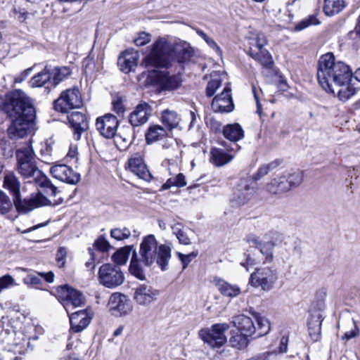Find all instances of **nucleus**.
I'll return each instance as SVG.
<instances>
[{"mask_svg": "<svg viewBox=\"0 0 360 360\" xmlns=\"http://www.w3.org/2000/svg\"><path fill=\"white\" fill-rule=\"evenodd\" d=\"M3 110L11 121L7 129L11 139L18 140L25 136L36 119L34 105L25 92L15 90L7 95Z\"/></svg>", "mask_w": 360, "mask_h": 360, "instance_id": "obj_1", "label": "nucleus"}, {"mask_svg": "<svg viewBox=\"0 0 360 360\" xmlns=\"http://www.w3.org/2000/svg\"><path fill=\"white\" fill-rule=\"evenodd\" d=\"M193 56L190 44L180 39L174 41L159 37L150 46V52L143 58L142 65L147 70L168 68L172 62L180 64L188 62Z\"/></svg>", "mask_w": 360, "mask_h": 360, "instance_id": "obj_2", "label": "nucleus"}, {"mask_svg": "<svg viewBox=\"0 0 360 360\" xmlns=\"http://www.w3.org/2000/svg\"><path fill=\"white\" fill-rule=\"evenodd\" d=\"M172 257V249L167 244H159L156 238L153 234L143 237L137 253L133 252L129 272L139 280L146 279L141 264L150 267L154 264L162 270L168 269L169 260Z\"/></svg>", "mask_w": 360, "mask_h": 360, "instance_id": "obj_3", "label": "nucleus"}, {"mask_svg": "<svg viewBox=\"0 0 360 360\" xmlns=\"http://www.w3.org/2000/svg\"><path fill=\"white\" fill-rule=\"evenodd\" d=\"M316 75L323 89L335 94L333 84L338 86H345L352 81V71L345 62L338 60L332 52H328L320 57Z\"/></svg>", "mask_w": 360, "mask_h": 360, "instance_id": "obj_4", "label": "nucleus"}, {"mask_svg": "<svg viewBox=\"0 0 360 360\" xmlns=\"http://www.w3.org/2000/svg\"><path fill=\"white\" fill-rule=\"evenodd\" d=\"M4 186L13 195V203L16 210L20 213H27L35 208L42 206H56L63 203L62 196L53 197V200L47 198L42 193H38L30 198L21 199L20 195V182L13 174H8L4 177Z\"/></svg>", "mask_w": 360, "mask_h": 360, "instance_id": "obj_5", "label": "nucleus"}, {"mask_svg": "<svg viewBox=\"0 0 360 360\" xmlns=\"http://www.w3.org/2000/svg\"><path fill=\"white\" fill-rule=\"evenodd\" d=\"M254 319L257 326L252 318L244 314L233 317L232 323L238 332L249 338H257L266 335L271 329L269 321L266 317L257 314L254 315Z\"/></svg>", "mask_w": 360, "mask_h": 360, "instance_id": "obj_6", "label": "nucleus"}, {"mask_svg": "<svg viewBox=\"0 0 360 360\" xmlns=\"http://www.w3.org/2000/svg\"><path fill=\"white\" fill-rule=\"evenodd\" d=\"M17 169L23 178L28 179V182H34L37 186L45 188V192L50 197H56L60 193L58 188L38 169L36 161L17 165Z\"/></svg>", "mask_w": 360, "mask_h": 360, "instance_id": "obj_7", "label": "nucleus"}, {"mask_svg": "<svg viewBox=\"0 0 360 360\" xmlns=\"http://www.w3.org/2000/svg\"><path fill=\"white\" fill-rule=\"evenodd\" d=\"M229 328V325L226 323H215L210 328L200 330L198 335L205 343L211 347L219 348L227 341L225 333Z\"/></svg>", "mask_w": 360, "mask_h": 360, "instance_id": "obj_8", "label": "nucleus"}, {"mask_svg": "<svg viewBox=\"0 0 360 360\" xmlns=\"http://www.w3.org/2000/svg\"><path fill=\"white\" fill-rule=\"evenodd\" d=\"M82 105V95L77 88L63 91L53 102L54 109L62 113H68L70 110L80 108Z\"/></svg>", "mask_w": 360, "mask_h": 360, "instance_id": "obj_9", "label": "nucleus"}, {"mask_svg": "<svg viewBox=\"0 0 360 360\" xmlns=\"http://www.w3.org/2000/svg\"><path fill=\"white\" fill-rule=\"evenodd\" d=\"M278 281L276 269L270 267L257 268L250 274L249 283L255 288H261L264 291L271 290Z\"/></svg>", "mask_w": 360, "mask_h": 360, "instance_id": "obj_10", "label": "nucleus"}, {"mask_svg": "<svg viewBox=\"0 0 360 360\" xmlns=\"http://www.w3.org/2000/svg\"><path fill=\"white\" fill-rule=\"evenodd\" d=\"M100 283L108 288H115L124 281V276L120 268L111 264H103L98 270Z\"/></svg>", "mask_w": 360, "mask_h": 360, "instance_id": "obj_11", "label": "nucleus"}, {"mask_svg": "<svg viewBox=\"0 0 360 360\" xmlns=\"http://www.w3.org/2000/svg\"><path fill=\"white\" fill-rule=\"evenodd\" d=\"M257 191V182L250 176L241 179L233 191V202L243 205L252 199Z\"/></svg>", "mask_w": 360, "mask_h": 360, "instance_id": "obj_12", "label": "nucleus"}, {"mask_svg": "<svg viewBox=\"0 0 360 360\" xmlns=\"http://www.w3.org/2000/svg\"><path fill=\"white\" fill-rule=\"evenodd\" d=\"M57 292L60 298L64 301V307L68 314L70 307L75 308L84 304L85 298L83 294L67 285L58 287Z\"/></svg>", "mask_w": 360, "mask_h": 360, "instance_id": "obj_13", "label": "nucleus"}, {"mask_svg": "<svg viewBox=\"0 0 360 360\" xmlns=\"http://www.w3.org/2000/svg\"><path fill=\"white\" fill-rule=\"evenodd\" d=\"M118 126V120L112 114H106L96 119V129L105 139L113 138L117 133Z\"/></svg>", "mask_w": 360, "mask_h": 360, "instance_id": "obj_14", "label": "nucleus"}, {"mask_svg": "<svg viewBox=\"0 0 360 360\" xmlns=\"http://www.w3.org/2000/svg\"><path fill=\"white\" fill-rule=\"evenodd\" d=\"M154 72L151 77L155 83L158 84L163 90L173 91L178 89L181 84V78L179 75H169L167 72L163 71H156L148 70Z\"/></svg>", "mask_w": 360, "mask_h": 360, "instance_id": "obj_15", "label": "nucleus"}, {"mask_svg": "<svg viewBox=\"0 0 360 360\" xmlns=\"http://www.w3.org/2000/svg\"><path fill=\"white\" fill-rule=\"evenodd\" d=\"M50 172L54 178L69 184L75 185L80 181L79 173L66 165H53L51 167Z\"/></svg>", "mask_w": 360, "mask_h": 360, "instance_id": "obj_16", "label": "nucleus"}, {"mask_svg": "<svg viewBox=\"0 0 360 360\" xmlns=\"http://www.w3.org/2000/svg\"><path fill=\"white\" fill-rule=\"evenodd\" d=\"M159 295V290L147 284H141L135 288L134 300L142 306H148L155 302Z\"/></svg>", "mask_w": 360, "mask_h": 360, "instance_id": "obj_17", "label": "nucleus"}, {"mask_svg": "<svg viewBox=\"0 0 360 360\" xmlns=\"http://www.w3.org/2000/svg\"><path fill=\"white\" fill-rule=\"evenodd\" d=\"M152 112V108L146 102H141L129 115V122L133 129L145 124Z\"/></svg>", "mask_w": 360, "mask_h": 360, "instance_id": "obj_18", "label": "nucleus"}, {"mask_svg": "<svg viewBox=\"0 0 360 360\" xmlns=\"http://www.w3.org/2000/svg\"><path fill=\"white\" fill-rule=\"evenodd\" d=\"M94 312L91 309L79 310L70 315V328L75 333H79L90 323Z\"/></svg>", "mask_w": 360, "mask_h": 360, "instance_id": "obj_19", "label": "nucleus"}, {"mask_svg": "<svg viewBox=\"0 0 360 360\" xmlns=\"http://www.w3.org/2000/svg\"><path fill=\"white\" fill-rule=\"evenodd\" d=\"M70 127L74 131V139L77 141L81 139V135L89 128V122L85 114L73 111L68 115Z\"/></svg>", "mask_w": 360, "mask_h": 360, "instance_id": "obj_20", "label": "nucleus"}, {"mask_svg": "<svg viewBox=\"0 0 360 360\" xmlns=\"http://www.w3.org/2000/svg\"><path fill=\"white\" fill-rule=\"evenodd\" d=\"M130 171L146 181H150L153 176L150 173L143 158L139 154H135L128 160Z\"/></svg>", "mask_w": 360, "mask_h": 360, "instance_id": "obj_21", "label": "nucleus"}, {"mask_svg": "<svg viewBox=\"0 0 360 360\" xmlns=\"http://www.w3.org/2000/svg\"><path fill=\"white\" fill-rule=\"evenodd\" d=\"M108 307L111 311L117 312L120 315L128 314L131 307L127 297L121 293H113L110 297Z\"/></svg>", "mask_w": 360, "mask_h": 360, "instance_id": "obj_22", "label": "nucleus"}, {"mask_svg": "<svg viewBox=\"0 0 360 360\" xmlns=\"http://www.w3.org/2000/svg\"><path fill=\"white\" fill-rule=\"evenodd\" d=\"M139 54L132 51H125L119 56L117 65L122 72L129 73L137 66Z\"/></svg>", "mask_w": 360, "mask_h": 360, "instance_id": "obj_23", "label": "nucleus"}, {"mask_svg": "<svg viewBox=\"0 0 360 360\" xmlns=\"http://www.w3.org/2000/svg\"><path fill=\"white\" fill-rule=\"evenodd\" d=\"M282 174L281 176L274 178L266 186L267 191L272 194H280L290 190L288 178Z\"/></svg>", "mask_w": 360, "mask_h": 360, "instance_id": "obj_24", "label": "nucleus"}, {"mask_svg": "<svg viewBox=\"0 0 360 360\" xmlns=\"http://www.w3.org/2000/svg\"><path fill=\"white\" fill-rule=\"evenodd\" d=\"M46 71L49 72L51 84L54 86L66 79L72 73L70 69L66 66L52 67L51 65H46Z\"/></svg>", "mask_w": 360, "mask_h": 360, "instance_id": "obj_25", "label": "nucleus"}, {"mask_svg": "<svg viewBox=\"0 0 360 360\" xmlns=\"http://www.w3.org/2000/svg\"><path fill=\"white\" fill-rule=\"evenodd\" d=\"M247 53L266 68H271L274 64L271 54L264 47L257 51H254V49L250 47Z\"/></svg>", "mask_w": 360, "mask_h": 360, "instance_id": "obj_26", "label": "nucleus"}, {"mask_svg": "<svg viewBox=\"0 0 360 360\" xmlns=\"http://www.w3.org/2000/svg\"><path fill=\"white\" fill-rule=\"evenodd\" d=\"M222 133L224 136L233 142H237L244 137V130L242 127L238 124H229L223 127Z\"/></svg>", "mask_w": 360, "mask_h": 360, "instance_id": "obj_27", "label": "nucleus"}, {"mask_svg": "<svg viewBox=\"0 0 360 360\" xmlns=\"http://www.w3.org/2000/svg\"><path fill=\"white\" fill-rule=\"evenodd\" d=\"M167 134L164 127L158 124L150 125L145 134L146 141L148 144H152L163 140L167 137Z\"/></svg>", "mask_w": 360, "mask_h": 360, "instance_id": "obj_28", "label": "nucleus"}, {"mask_svg": "<svg viewBox=\"0 0 360 360\" xmlns=\"http://www.w3.org/2000/svg\"><path fill=\"white\" fill-rule=\"evenodd\" d=\"M15 157L17 160V165L22 164L23 162H35V154L31 145V141L27 143L25 146L16 150Z\"/></svg>", "mask_w": 360, "mask_h": 360, "instance_id": "obj_29", "label": "nucleus"}, {"mask_svg": "<svg viewBox=\"0 0 360 360\" xmlns=\"http://www.w3.org/2000/svg\"><path fill=\"white\" fill-rule=\"evenodd\" d=\"M233 158L232 155L220 148H212L210 152V162L217 167H221L230 162Z\"/></svg>", "mask_w": 360, "mask_h": 360, "instance_id": "obj_30", "label": "nucleus"}, {"mask_svg": "<svg viewBox=\"0 0 360 360\" xmlns=\"http://www.w3.org/2000/svg\"><path fill=\"white\" fill-rule=\"evenodd\" d=\"M216 286L224 296L232 298L237 297L240 293V288L237 285L231 284L222 279L216 281Z\"/></svg>", "mask_w": 360, "mask_h": 360, "instance_id": "obj_31", "label": "nucleus"}, {"mask_svg": "<svg viewBox=\"0 0 360 360\" xmlns=\"http://www.w3.org/2000/svg\"><path fill=\"white\" fill-rule=\"evenodd\" d=\"M160 120L163 125L169 131L176 128L180 122L178 113L169 109L162 112Z\"/></svg>", "mask_w": 360, "mask_h": 360, "instance_id": "obj_32", "label": "nucleus"}, {"mask_svg": "<svg viewBox=\"0 0 360 360\" xmlns=\"http://www.w3.org/2000/svg\"><path fill=\"white\" fill-rule=\"evenodd\" d=\"M322 321L323 318L320 314L316 316H312L308 321L309 334L314 341H318L320 339Z\"/></svg>", "mask_w": 360, "mask_h": 360, "instance_id": "obj_33", "label": "nucleus"}, {"mask_svg": "<svg viewBox=\"0 0 360 360\" xmlns=\"http://www.w3.org/2000/svg\"><path fill=\"white\" fill-rule=\"evenodd\" d=\"M345 7L344 0H324L323 11L328 16L338 14Z\"/></svg>", "mask_w": 360, "mask_h": 360, "instance_id": "obj_34", "label": "nucleus"}, {"mask_svg": "<svg viewBox=\"0 0 360 360\" xmlns=\"http://www.w3.org/2000/svg\"><path fill=\"white\" fill-rule=\"evenodd\" d=\"M229 345L234 348L242 349L245 348L249 344V337L245 335L238 330H232L229 338Z\"/></svg>", "mask_w": 360, "mask_h": 360, "instance_id": "obj_35", "label": "nucleus"}, {"mask_svg": "<svg viewBox=\"0 0 360 360\" xmlns=\"http://www.w3.org/2000/svg\"><path fill=\"white\" fill-rule=\"evenodd\" d=\"M211 107L213 111L216 112H230L234 109L233 100L219 99V98H214L211 103Z\"/></svg>", "mask_w": 360, "mask_h": 360, "instance_id": "obj_36", "label": "nucleus"}, {"mask_svg": "<svg viewBox=\"0 0 360 360\" xmlns=\"http://www.w3.org/2000/svg\"><path fill=\"white\" fill-rule=\"evenodd\" d=\"M274 246L275 243L272 241L262 242L258 246L257 249L264 257L263 263H271L274 260L273 251Z\"/></svg>", "mask_w": 360, "mask_h": 360, "instance_id": "obj_37", "label": "nucleus"}, {"mask_svg": "<svg viewBox=\"0 0 360 360\" xmlns=\"http://www.w3.org/2000/svg\"><path fill=\"white\" fill-rule=\"evenodd\" d=\"M47 82L51 84V75L49 72L46 71V65L42 71L32 77L30 81L32 87H40L44 85Z\"/></svg>", "mask_w": 360, "mask_h": 360, "instance_id": "obj_38", "label": "nucleus"}, {"mask_svg": "<svg viewBox=\"0 0 360 360\" xmlns=\"http://www.w3.org/2000/svg\"><path fill=\"white\" fill-rule=\"evenodd\" d=\"M132 247L125 246L117 250L112 255V261L117 265L124 264L129 257Z\"/></svg>", "mask_w": 360, "mask_h": 360, "instance_id": "obj_39", "label": "nucleus"}, {"mask_svg": "<svg viewBox=\"0 0 360 360\" xmlns=\"http://www.w3.org/2000/svg\"><path fill=\"white\" fill-rule=\"evenodd\" d=\"M173 233L179 240V243L187 245L191 243L188 236V230L182 228L181 224H177L172 227Z\"/></svg>", "mask_w": 360, "mask_h": 360, "instance_id": "obj_40", "label": "nucleus"}, {"mask_svg": "<svg viewBox=\"0 0 360 360\" xmlns=\"http://www.w3.org/2000/svg\"><path fill=\"white\" fill-rule=\"evenodd\" d=\"M283 174L288 178L290 190L293 187L298 186L303 181L302 172L299 170L292 172H285Z\"/></svg>", "mask_w": 360, "mask_h": 360, "instance_id": "obj_41", "label": "nucleus"}, {"mask_svg": "<svg viewBox=\"0 0 360 360\" xmlns=\"http://www.w3.org/2000/svg\"><path fill=\"white\" fill-rule=\"evenodd\" d=\"M131 234V231L127 227L115 228L110 231V236L117 240L128 239Z\"/></svg>", "mask_w": 360, "mask_h": 360, "instance_id": "obj_42", "label": "nucleus"}, {"mask_svg": "<svg viewBox=\"0 0 360 360\" xmlns=\"http://www.w3.org/2000/svg\"><path fill=\"white\" fill-rule=\"evenodd\" d=\"M345 86H347L345 88H342L338 92V97L342 101H347L356 92V88L354 87L353 84H352L350 82H349Z\"/></svg>", "mask_w": 360, "mask_h": 360, "instance_id": "obj_43", "label": "nucleus"}, {"mask_svg": "<svg viewBox=\"0 0 360 360\" xmlns=\"http://www.w3.org/2000/svg\"><path fill=\"white\" fill-rule=\"evenodd\" d=\"M278 165V163L276 162H272L269 164L264 165L258 169L257 172L254 176L250 177L254 179L255 182H256L264 176L266 175L271 170L276 168Z\"/></svg>", "mask_w": 360, "mask_h": 360, "instance_id": "obj_44", "label": "nucleus"}, {"mask_svg": "<svg viewBox=\"0 0 360 360\" xmlns=\"http://www.w3.org/2000/svg\"><path fill=\"white\" fill-rule=\"evenodd\" d=\"M250 48L252 47L254 51L263 48L266 44L265 37L263 34L259 33L250 39Z\"/></svg>", "mask_w": 360, "mask_h": 360, "instance_id": "obj_45", "label": "nucleus"}, {"mask_svg": "<svg viewBox=\"0 0 360 360\" xmlns=\"http://www.w3.org/2000/svg\"><path fill=\"white\" fill-rule=\"evenodd\" d=\"M135 131L129 126L123 127L117 136L122 139L124 143H131L135 139Z\"/></svg>", "mask_w": 360, "mask_h": 360, "instance_id": "obj_46", "label": "nucleus"}, {"mask_svg": "<svg viewBox=\"0 0 360 360\" xmlns=\"http://www.w3.org/2000/svg\"><path fill=\"white\" fill-rule=\"evenodd\" d=\"M92 248H96L102 252H105L112 249V247L105 238L101 236L94 241Z\"/></svg>", "mask_w": 360, "mask_h": 360, "instance_id": "obj_47", "label": "nucleus"}, {"mask_svg": "<svg viewBox=\"0 0 360 360\" xmlns=\"http://www.w3.org/2000/svg\"><path fill=\"white\" fill-rule=\"evenodd\" d=\"M221 85V79L217 77L215 78H212L207 83L206 87V95L208 97L212 96L218 88Z\"/></svg>", "mask_w": 360, "mask_h": 360, "instance_id": "obj_48", "label": "nucleus"}, {"mask_svg": "<svg viewBox=\"0 0 360 360\" xmlns=\"http://www.w3.org/2000/svg\"><path fill=\"white\" fill-rule=\"evenodd\" d=\"M12 207V202L9 198L0 191V214H4L10 210Z\"/></svg>", "mask_w": 360, "mask_h": 360, "instance_id": "obj_49", "label": "nucleus"}, {"mask_svg": "<svg viewBox=\"0 0 360 360\" xmlns=\"http://www.w3.org/2000/svg\"><path fill=\"white\" fill-rule=\"evenodd\" d=\"M319 24V20L316 18L315 15H310L307 18L302 20L295 26V30L300 31L310 25H316Z\"/></svg>", "mask_w": 360, "mask_h": 360, "instance_id": "obj_50", "label": "nucleus"}, {"mask_svg": "<svg viewBox=\"0 0 360 360\" xmlns=\"http://www.w3.org/2000/svg\"><path fill=\"white\" fill-rule=\"evenodd\" d=\"M18 285L14 278L9 274L0 277V293L3 290L8 289L12 286Z\"/></svg>", "mask_w": 360, "mask_h": 360, "instance_id": "obj_51", "label": "nucleus"}, {"mask_svg": "<svg viewBox=\"0 0 360 360\" xmlns=\"http://www.w3.org/2000/svg\"><path fill=\"white\" fill-rule=\"evenodd\" d=\"M176 255L178 256L179 259L181 260L182 265H183V269H185L189 263L198 256V252H192L190 254L184 255L179 252H176Z\"/></svg>", "mask_w": 360, "mask_h": 360, "instance_id": "obj_52", "label": "nucleus"}, {"mask_svg": "<svg viewBox=\"0 0 360 360\" xmlns=\"http://www.w3.org/2000/svg\"><path fill=\"white\" fill-rule=\"evenodd\" d=\"M150 41V34L145 32L139 33V36L134 39V42L137 46H145Z\"/></svg>", "mask_w": 360, "mask_h": 360, "instance_id": "obj_53", "label": "nucleus"}, {"mask_svg": "<svg viewBox=\"0 0 360 360\" xmlns=\"http://www.w3.org/2000/svg\"><path fill=\"white\" fill-rule=\"evenodd\" d=\"M67 253V249L65 247H60L57 251L56 261L60 268L65 266Z\"/></svg>", "mask_w": 360, "mask_h": 360, "instance_id": "obj_54", "label": "nucleus"}, {"mask_svg": "<svg viewBox=\"0 0 360 360\" xmlns=\"http://www.w3.org/2000/svg\"><path fill=\"white\" fill-rule=\"evenodd\" d=\"M112 107L113 110L118 115L123 114L125 111L122 98L120 97L112 101Z\"/></svg>", "mask_w": 360, "mask_h": 360, "instance_id": "obj_55", "label": "nucleus"}, {"mask_svg": "<svg viewBox=\"0 0 360 360\" xmlns=\"http://www.w3.org/2000/svg\"><path fill=\"white\" fill-rule=\"evenodd\" d=\"M42 278L40 276L39 273L38 275H30L24 278L25 284H32L34 285H40L41 283Z\"/></svg>", "mask_w": 360, "mask_h": 360, "instance_id": "obj_56", "label": "nucleus"}, {"mask_svg": "<svg viewBox=\"0 0 360 360\" xmlns=\"http://www.w3.org/2000/svg\"><path fill=\"white\" fill-rule=\"evenodd\" d=\"M245 240L248 243H249L252 247H255V248H258V246L262 243L259 240V238L255 234H248Z\"/></svg>", "mask_w": 360, "mask_h": 360, "instance_id": "obj_57", "label": "nucleus"}, {"mask_svg": "<svg viewBox=\"0 0 360 360\" xmlns=\"http://www.w3.org/2000/svg\"><path fill=\"white\" fill-rule=\"evenodd\" d=\"M352 323L354 325V329L350 331H347L344 336L342 337L343 340H349L352 338L356 337L359 335V328L354 320H352Z\"/></svg>", "mask_w": 360, "mask_h": 360, "instance_id": "obj_58", "label": "nucleus"}, {"mask_svg": "<svg viewBox=\"0 0 360 360\" xmlns=\"http://www.w3.org/2000/svg\"><path fill=\"white\" fill-rule=\"evenodd\" d=\"M88 252L90 255V258L86 262L85 266H86V268H91L92 269H94L95 268L94 262L96 260V256H95V252H94V248H89Z\"/></svg>", "mask_w": 360, "mask_h": 360, "instance_id": "obj_59", "label": "nucleus"}, {"mask_svg": "<svg viewBox=\"0 0 360 360\" xmlns=\"http://www.w3.org/2000/svg\"><path fill=\"white\" fill-rule=\"evenodd\" d=\"M32 68H30L26 70H25L20 75L16 76L14 79V82L15 83H21L24 80L27 79V77L30 75V72H32Z\"/></svg>", "mask_w": 360, "mask_h": 360, "instance_id": "obj_60", "label": "nucleus"}, {"mask_svg": "<svg viewBox=\"0 0 360 360\" xmlns=\"http://www.w3.org/2000/svg\"><path fill=\"white\" fill-rule=\"evenodd\" d=\"M173 178L176 187H184L186 186L185 176L182 173H179L176 176Z\"/></svg>", "mask_w": 360, "mask_h": 360, "instance_id": "obj_61", "label": "nucleus"}, {"mask_svg": "<svg viewBox=\"0 0 360 360\" xmlns=\"http://www.w3.org/2000/svg\"><path fill=\"white\" fill-rule=\"evenodd\" d=\"M231 91V89L230 87L225 86L223 91L220 94L216 96L214 98H219V99L224 100H226V98L229 100H232Z\"/></svg>", "mask_w": 360, "mask_h": 360, "instance_id": "obj_62", "label": "nucleus"}, {"mask_svg": "<svg viewBox=\"0 0 360 360\" xmlns=\"http://www.w3.org/2000/svg\"><path fill=\"white\" fill-rule=\"evenodd\" d=\"M205 42L207 44V45L210 48L214 49L218 54H219V55L221 54V51L220 48L219 47V46L217 44V43L215 42V41L213 39H212L209 37V38H207V40H205Z\"/></svg>", "mask_w": 360, "mask_h": 360, "instance_id": "obj_63", "label": "nucleus"}, {"mask_svg": "<svg viewBox=\"0 0 360 360\" xmlns=\"http://www.w3.org/2000/svg\"><path fill=\"white\" fill-rule=\"evenodd\" d=\"M162 141L163 143H162V147L164 149H168L174 146V141L171 137H168L167 136V137L165 138Z\"/></svg>", "mask_w": 360, "mask_h": 360, "instance_id": "obj_64", "label": "nucleus"}]
</instances>
